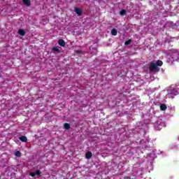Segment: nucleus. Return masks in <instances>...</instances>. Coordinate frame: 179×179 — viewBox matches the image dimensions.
Segmentation results:
<instances>
[{"label":"nucleus","mask_w":179,"mask_h":179,"mask_svg":"<svg viewBox=\"0 0 179 179\" xmlns=\"http://www.w3.org/2000/svg\"><path fill=\"white\" fill-rule=\"evenodd\" d=\"M150 71L151 72H159L160 71V68L157 66L156 63L151 62L150 64Z\"/></svg>","instance_id":"f257e3e1"},{"label":"nucleus","mask_w":179,"mask_h":179,"mask_svg":"<svg viewBox=\"0 0 179 179\" xmlns=\"http://www.w3.org/2000/svg\"><path fill=\"white\" fill-rule=\"evenodd\" d=\"M177 94H178V92L176 90H173L167 94L166 96L169 99H174V96H177Z\"/></svg>","instance_id":"f03ea898"},{"label":"nucleus","mask_w":179,"mask_h":179,"mask_svg":"<svg viewBox=\"0 0 179 179\" xmlns=\"http://www.w3.org/2000/svg\"><path fill=\"white\" fill-rule=\"evenodd\" d=\"M171 59H172V61H178L179 53L178 52H175L172 53L171 55Z\"/></svg>","instance_id":"7ed1b4c3"},{"label":"nucleus","mask_w":179,"mask_h":179,"mask_svg":"<svg viewBox=\"0 0 179 179\" xmlns=\"http://www.w3.org/2000/svg\"><path fill=\"white\" fill-rule=\"evenodd\" d=\"M90 52L92 55H96L97 54V48H94L93 46H91L90 48Z\"/></svg>","instance_id":"20e7f679"},{"label":"nucleus","mask_w":179,"mask_h":179,"mask_svg":"<svg viewBox=\"0 0 179 179\" xmlns=\"http://www.w3.org/2000/svg\"><path fill=\"white\" fill-rule=\"evenodd\" d=\"M74 12H76V13H77L78 16H81V15H82V10L79 8H75Z\"/></svg>","instance_id":"39448f33"},{"label":"nucleus","mask_w":179,"mask_h":179,"mask_svg":"<svg viewBox=\"0 0 179 179\" xmlns=\"http://www.w3.org/2000/svg\"><path fill=\"white\" fill-rule=\"evenodd\" d=\"M58 44L59 45H60L61 47H65V41H64L63 39H60L58 41Z\"/></svg>","instance_id":"423d86ee"},{"label":"nucleus","mask_w":179,"mask_h":179,"mask_svg":"<svg viewBox=\"0 0 179 179\" xmlns=\"http://www.w3.org/2000/svg\"><path fill=\"white\" fill-rule=\"evenodd\" d=\"M159 107L162 111H166L167 110V106L164 103L161 104Z\"/></svg>","instance_id":"0eeeda50"},{"label":"nucleus","mask_w":179,"mask_h":179,"mask_svg":"<svg viewBox=\"0 0 179 179\" xmlns=\"http://www.w3.org/2000/svg\"><path fill=\"white\" fill-rule=\"evenodd\" d=\"M20 141H21V142H27V137H26L25 136H22L20 137H19Z\"/></svg>","instance_id":"6e6552de"},{"label":"nucleus","mask_w":179,"mask_h":179,"mask_svg":"<svg viewBox=\"0 0 179 179\" xmlns=\"http://www.w3.org/2000/svg\"><path fill=\"white\" fill-rule=\"evenodd\" d=\"M155 65H157V66H162V65H163V62L161 60H157L155 63Z\"/></svg>","instance_id":"1a4fd4ad"},{"label":"nucleus","mask_w":179,"mask_h":179,"mask_svg":"<svg viewBox=\"0 0 179 179\" xmlns=\"http://www.w3.org/2000/svg\"><path fill=\"white\" fill-rule=\"evenodd\" d=\"M92 156V152H87L86 153L85 157H86V159H91Z\"/></svg>","instance_id":"9d476101"},{"label":"nucleus","mask_w":179,"mask_h":179,"mask_svg":"<svg viewBox=\"0 0 179 179\" xmlns=\"http://www.w3.org/2000/svg\"><path fill=\"white\" fill-rule=\"evenodd\" d=\"M18 34H20V36H24V34H26V32H24V30L23 29H19Z\"/></svg>","instance_id":"9b49d317"},{"label":"nucleus","mask_w":179,"mask_h":179,"mask_svg":"<svg viewBox=\"0 0 179 179\" xmlns=\"http://www.w3.org/2000/svg\"><path fill=\"white\" fill-rule=\"evenodd\" d=\"M64 129H71V125L68 123H65L64 124Z\"/></svg>","instance_id":"f8f14e48"},{"label":"nucleus","mask_w":179,"mask_h":179,"mask_svg":"<svg viewBox=\"0 0 179 179\" xmlns=\"http://www.w3.org/2000/svg\"><path fill=\"white\" fill-rule=\"evenodd\" d=\"M111 35H112V36H117V29H113L111 30Z\"/></svg>","instance_id":"ddd939ff"},{"label":"nucleus","mask_w":179,"mask_h":179,"mask_svg":"<svg viewBox=\"0 0 179 179\" xmlns=\"http://www.w3.org/2000/svg\"><path fill=\"white\" fill-rule=\"evenodd\" d=\"M22 3L25 5V6H30V1H23Z\"/></svg>","instance_id":"4468645a"},{"label":"nucleus","mask_w":179,"mask_h":179,"mask_svg":"<svg viewBox=\"0 0 179 179\" xmlns=\"http://www.w3.org/2000/svg\"><path fill=\"white\" fill-rule=\"evenodd\" d=\"M20 155H21L20 151H16L15 152V156H16V157H20Z\"/></svg>","instance_id":"2eb2a0df"},{"label":"nucleus","mask_w":179,"mask_h":179,"mask_svg":"<svg viewBox=\"0 0 179 179\" xmlns=\"http://www.w3.org/2000/svg\"><path fill=\"white\" fill-rule=\"evenodd\" d=\"M131 43H132V41H131V39L125 41L124 43V45H129V44H131Z\"/></svg>","instance_id":"dca6fc26"},{"label":"nucleus","mask_w":179,"mask_h":179,"mask_svg":"<svg viewBox=\"0 0 179 179\" xmlns=\"http://www.w3.org/2000/svg\"><path fill=\"white\" fill-rule=\"evenodd\" d=\"M52 51H55V52H60L59 49H58V48H57V47H54L52 48Z\"/></svg>","instance_id":"f3484780"},{"label":"nucleus","mask_w":179,"mask_h":179,"mask_svg":"<svg viewBox=\"0 0 179 179\" xmlns=\"http://www.w3.org/2000/svg\"><path fill=\"white\" fill-rule=\"evenodd\" d=\"M125 13H126L125 10H122L120 11L121 16H125Z\"/></svg>","instance_id":"a211bd4d"},{"label":"nucleus","mask_w":179,"mask_h":179,"mask_svg":"<svg viewBox=\"0 0 179 179\" xmlns=\"http://www.w3.org/2000/svg\"><path fill=\"white\" fill-rule=\"evenodd\" d=\"M35 174H36V176H40L41 174V171H36Z\"/></svg>","instance_id":"6ab92c4d"},{"label":"nucleus","mask_w":179,"mask_h":179,"mask_svg":"<svg viewBox=\"0 0 179 179\" xmlns=\"http://www.w3.org/2000/svg\"><path fill=\"white\" fill-rule=\"evenodd\" d=\"M29 176H31V177H36V174L34 173H33V172H31L29 173Z\"/></svg>","instance_id":"aec40b11"},{"label":"nucleus","mask_w":179,"mask_h":179,"mask_svg":"<svg viewBox=\"0 0 179 179\" xmlns=\"http://www.w3.org/2000/svg\"><path fill=\"white\" fill-rule=\"evenodd\" d=\"M76 52H77L78 54H79V52H80V50H76Z\"/></svg>","instance_id":"412c9836"},{"label":"nucleus","mask_w":179,"mask_h":179,"mask_svg":"<svg viewBox=\"0 0 179 179\" xmlns=\"http://www.w3.org/2000/svg\"><path fill=\"white\" fill-rule=\"evenodd\" d=\"M22 1H30V0H22Z\"/></svg>","instance_id":"4be33fe9"}]
</instances>
